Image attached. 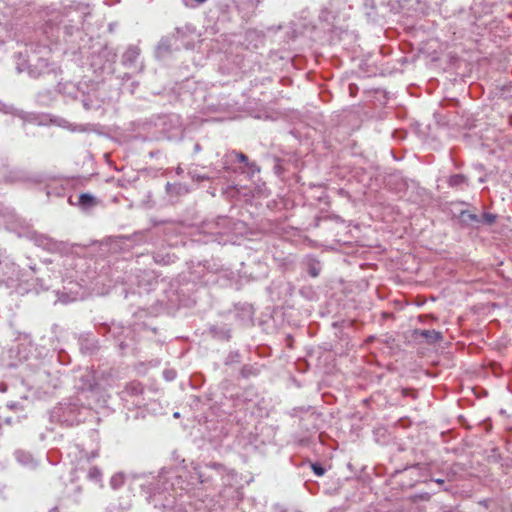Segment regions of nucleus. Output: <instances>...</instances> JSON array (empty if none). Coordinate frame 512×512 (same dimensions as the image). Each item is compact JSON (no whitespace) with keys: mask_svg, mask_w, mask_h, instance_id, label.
Instances as JSON below:
<instances>
[{"mask_svg":"<svg viewBox=\"0 0 512 512\" xmlns=\"http://www.w3.org/2000/svg\"><path fill=\"white\" fill-rule=\"evenodd\" d=\"M177 257L166 250H159L153 253V260L158 265H170L176 261Z\"/></svg>","mask_w":512,"mask_h":512,"instance_id":"7c9ffc66","label":"nucleus"},{"mask_svg":"<svg viewBox=\"0 0 512 512\" xmlns=\"http://www.w3.org/2000/svg\"><path fill=\"white\" fill-rule=\"evenodd\" d=\"M166 192L171 196H178L187 192L186 186L181 183H166Z\"/></svg>","mask_w":512,"mask_h":512,"instance_id":"4c0bfd02","label":"nucleus"},{"mask_svg":"<svg viewBox=\"0 0 512 512\" xmlns=\"http://www.w3.org/2000/svg\"><path fill=\"white\" fill-rule=\"evenodd\" d=\"M54 100V93L51 89H43L35 95V101L41 106H49Z\"/></svg>","mask_w":512,"mask_h":512,"instance_id":"72a5a7b5","label":"nucleus"},{"mask_svg":"<svg viewBox=\"0 0 512 512\" xmlns=\"http://www.w3.org/2000/svg\"><path fill=\"white\" fill-rule=\"evenodd\" d=\"M293 26H294L293 27V38H296L299 35H303V36H307L315 41L320 39L319 28L310 22L309 23L303 22L300 24L294 23Z\"/></svg>","mask_w":512,"mask_h":512,"instance_id":"4be33fe9","label":"nucleus"},{"mask_svg":"<svg viewBox=\"0 0 512 512\" xmlns=\"http://www.w3.org/2000/svg\"><path fill=\"white\" fill-rule=\"evenodd\" d=\"M361 7L365 13V15L374 20L377 15V1L376 0H360Z\"/></svg>","mask_w":512,"mask_h":512,"instance_id":"f704fd0d","label":"nucleus"},{"mask_svg":"<svg viewBox=\"0 0 512 512\" xmlns=\"http://www.w3.org/2000/svg\"><path fill=\"white\" fill-rule=\"evenodd\" d=\"M159 153H160L159 151H150V152H149V156H150L151 158H154V157H156Z\"/></svg>","mask_w":512,"mask_h":512,"instance_id":"338daca9","label":"nucleus"},{"mask_svg":"<svg viewBox=\"0 0 512 512\" xmlns=\"http://www.w3.org/2000/svg\"><path fill=\"white\" fill-rule=\"evenodd\" d=\"M6 389H7L6 384H5V383H3V382H1V383H0V391H1V392H5V391H6Z\"/></svg>","mask_w":512,"mask_h":512,"instance_id":"774afa93","label":"nucleus"},{"mask_svg":"<svg viewBox=\"0 0 512 512\" xmlns=\"http://www.w3.org/2000/svg\"><path fill=\"white\" fill-rule=\"evenodd\" d=\"M14 456L17 462L24 467L33 469L37 466V461L34 459L32 454L27 451L16 450Z\"/></svg>","mask_w":512,"mask_h":512,"instance_id":"c85d7f7f","label":"nucleus"},{"mask_svg":"<svg viewBox=\"0 0 512 512\" xmlns=\"http://www.w3.org/2000/svg\"><path fill=\"white\" fill-rule=\"evenodd\" d=\"M36 273V264L29 263L28 270L22 268L11 257H5L0 261V275L7 281L28 282L33 274Z\"/></svg>","mask_w":512,"mask_h":512,"instance_id":"f8f14e48","label":"nucleus"},{"mask_svg":"<svg viewBox=\"0 0 512 512\" xmlns=\"http://www.w3.org/2000/svg\"><path fill=\"white\" fill-rule=\"evenodd\" d=\"M140 56V49L135 45H129L123 53L121 63L126 68H133L137 66V61Z\"/></svg>","mask_w":512,"mask_h":512,"instance_id":"393cba45","label":"nucleus"},{"mask_svg":"<svg viewBox=\"0 0 512 512\" xmlns=\"http://www.w3.org/2000/svg\"><path fill=\"white\" fill-rule=\"evenodd\" d=\"M311 407H295L291 410L290 415L292 417L300 418V429L302 432L308 434H316L319 430L317 425V416L314 413H309Z\"/></svg>","mask_w":512,"mask_h":512,"instance_id":"2eb2a0df","label":"nucleus"},{"mask_svg":"<svg viewBox=\"0 0 512 512\" xmlns=\"http://www.w3.org/2000/svg\"><path fill=\"white\" fill-rule=\"evenodd\" d=\"M236 225L237 223L233 219L227 216H219L215 220L206 221L202 229L204 233L210 235V239L207 242L211 241L225 245L233 242L231 233Z\"/></svg>","mask_w":512,"mask_h":512,"instance_id":"9d476101","label":"nucleus"},{"mask_svg":"<svg viewBox=\"0 0 512 512\" xmlns=\"http://www.w3.org/2000/svg\"><path fill=\"white\" fill-rule=\"evenodd\" d=\"M431 481L443 486L444 483H445V480L444 479H441V478H437V479H432Z\"/></svg>","mask_w":512,"mask_h":512,"instance_id":"69168bd1","label":"nucleus"},{"mask_svg":"<svg viewBox=\"0 0 512 512\" xmlns=\"http://www.w3.org/2000/svg\"><path fill=\"white\" fill-rule=\"evenodd\" d=\"M19 116L25 121L34 122L38 125L45 124L46 118L48 117V115L28 114L25 112H22L21 114H19Z\"/></svg>","mask_w":512,"mask_h":512,"instance_id":"58836bf2","label":"nucleus"},{"mask_svg":"<svg viewBox=\"0 0 512 512\" xmlns=\"http://www.w3.org/2000/svg\"><path fill=\"white\" fill-rule=\"evenodd\" d=\"M37 33L38 30L30 27V33L26 36L21 35L22 41L15 40L17 43L25 44L24 50L15 54L16 70L18 73L27 72L32 79L50 78L55 82L61 75L62 70L56 63L48 62L47 59L40 56L42 52L48 49V44L35 43L32 36Z\"/></svg>","mask_w":512,"mask_h":512,"instance_id":"7ed1b4c3","label":"nucleus"},{"mask_svg":"<svg viewBox=\"0 0 512 512\" xmlns=\"http://www.w3.org/2000/svg\"><path fill=\"white\" fill-rule=\"evenodd\" d=\"M78 100L81 101L83 108L85 110H92V109L99 108L98 102L96 100H94V98L92 97V95L90 93H86L84 89L81 92L80 98Z\"/></svg>","mask_w":512,"mask_h":512,"instance_id":"c9c22d12","label":"nucleus"},{"mask_svg":"<svg viewBox=\"0 0 512 512\" xmlns=\"http://www.w3.org/2000/svg\"><path fill=\"white\" fill-rule=\"evenodd\" d=\"M415 2H416V3L418 4V6H419V8H416V9H415V11H419V12H421V13H425L426 8H427L426 4H424V3H420V2H418L417 0H416Z\"/></svg>","mask_w":512,"mask_h":512,"instance_id":"13d9d810","label":"nucleus"},{"mask_svg":"<svg viewBox=\"0 0 512 512\" xmlns=\"http://www.w3.org/2000/svg\"><path fill=\"white\" fill-rule=\"evenodd\" d=\"M95 327L99 334L111 338L117 343L118 349L122 355H125L129 352L134 353V329H132L130 326L125 327L122 324L115 322H112L111 324L101 322L95 323Z\"/></svg>","mask_w":512,"mask_h":512,"instance_id":"6e6552de","label":"nucleus"},{"mask_svg":"<svg viewBox=\"0 0 512 512\" xmlns=\"http://www.w3.org/2000/svg\"><path fill=\"white\" fill-rule=\"evenodd\" d=\"M50 358H56V360L61 365H67L70 363V356L67 352L60 350L58 352H53V354L50 356Z\"/></svg>","mask_w":512,"mask_h":512,"instance_id":"a19ab883","label":"nucleus"},{"mask_svg":"<svg viewBox=\"0 0 512 512\" xmlns=\"http://www.w3.org/2000/svg\"><path fill=\"white\" fill-rule=\"evenodd\" d=\"M303 265L309 276L316 278L320 275L322 264L315 256L308 255L305 258Z\"/></svg>","mask_w":512,"mask_h":512,"instance_id":"a878e982","label":"nucleus"},{"mask_svg":"<svg viewBox=\"0 0 512 512\" xmlns=\"http://www.w3.org/2000/svg\"><path fill=\"white\" fill-rule=\"evenodd\" d=\"M406 136V133L404 131H394L393 137H399L400 139H404Z\"/></svg>","mask_w":512,"mask_h":512,"instance_id":"bf43d9fd","label":"nucleus"},{"mask_svg":"<svg viewBox=\"0 0 512 512\" xmlns=\"http://www.w3.org/2000/svg\"><path fill=\"white\" fill-rule=\"evenodd\" d=\"M54 123L60 127L67 128L71 131H84V129H82V128L77 129L76 127H73L71 123H69L67 120H65L63 118L54 119Z\"/></svg>","mask_w":512,"mask_h":512,"instance_id":"a18cd8bd","label":"nucleus"},{"mask_svg":"<svg viewBox=\"0 0 512 512\" xmlns=\"http://www.w3.org/2000/svg\"><path fill=\"white\" fill-rule=\"evenodd\" d=\"M18 406H19L18 402H9V403H7V407L10 408V409H17Z\"/></svg>","mask_w":512,"mask_h":512,"instance_id":"680f3d73","label":"nucleus"},{"mask_svg":"<svg viewBox=\"0 0 512 512\" xmlns=\"http://www.w3.org/2000/svg\"><path fill=\"white\" fill-rule=\"evenodd\" d=\"M208 333L218 341H229L231 338V328L227 324H215L208 327Z\"/></svg>","mask_w":512,"mask_h":512,"instance_id":"b1692460","label":"nucleus"},{"mask_svg":"<svg viewBox=\"0 0 512 512\" xmlns=\"http://www.w3.org/2000/svg\"><path fill=\"white\" fill-rule=\"evenodd\" d=\"M311 469L316 476H323L326 472L325 468L321 463L315 462L311 464Z\"/></svg>","mask_w":512,"mask_h":512,"instance_id":"49530a36","label":"nucleus"},{"mask_svg":"<svg viewBox=\"0 0 512 512\" xmlns=\"http://www.w3.org/2000/svg\"><path fill=\"white\" fill-rule=\"evenodd\" d=\"M36 281V286H35V289H36V292L39 293L40 291H46L49 289V287L51 286L50 283H48L44 278L42 277H37L35 279Z\"/></svg>","mask_w":512,"mask_h":512,"instance_id":"c03bdc74","label":"nucleus"},{"mask_svg":"<svg viewBox=\"0 0 512 512\" xmlns=\"http://www.w3.org/2000/svg\"><path fill=\"white\" fill-rule=\"evenodd\" d=\"M236 161L244 163L245 166H247V164L249 163V159H248V157L244 153L237 152V151L233 150V151L228 152L224 156L223 168L224 169H229V164L232 163V162H236Z\"/></svg>","mask_w":512,"mask_h":512,"instance_id":"c756f323","label":"nucleus"},{"mask_svg":"<svg viewBox=\"0 0 512 512\" xmlns=\"http://www.w3.org/2000/svg\"><path fill=\"white\" fill-rule=\"evenodd\" d=\"M88 43L81 42L73 50H66L65 53L71 52L74 56L79 55L77 60L86 58V62H83L82 66H86L87 70L95 74L97 78L112 74L117 57L113 49L99 42L87 46Z\"/></svg>","mask_w":512,"mask_h":512,"instance_id":"20e7f679","label":"nucleus"},{"mask_svg":"<svg viewBox=\"0 0 512 512\" xmlns=\"http://www.w3.org/2000/svg\"><path fill=\"white\" fill-rule=\"evenodd\" d=\"M130 506L129 503H126L123 506L117 507L115 504H110L107 508V512H123Z\"/></svg>","mask_w":512,"mask_h":512,"instance_id":"3c124183","label":"nucleus"},{"mask_svg":"<svg viewBox=\"0 0 512 512\" xmlns=\"http://www.w3.org/2000/svg\"><path fill=\"white\" fill-rule=\"evenodd\" d=\"M236 473L217 462L191 463L153 472L116 473L110 486L116 490L128 482L160 512H245L239 508L242 488L234 486Z\"/></svg>","mask_w":512,"mask_h":512,"instance_id":"f257e3e1","label":"nucleus"},{"mask_svg":"<svg viewBox=\"0 0 512 512\" xmlns=\"http://www.w3.org/2000/svg\"><path fill=\"white\" fill-rule=\"evenodd\" d=\"M248 168L249 173L252 175L260 172V167L255 162H250L246 166Z\"/></svg>","mask_w":512,"mask_h":512,"instance_id":"864d4df0","label":"nucleus"},{"mask_svg":"<svg viewBox=\"0 0 512 512\" xmlns=\"http://www.w3.org/2000/svg\"><path fill=\"white\" fill-rule=\"evenodd\" d=\"M421 500L423 501H428L431 497V495L429 493H422L418 496Z\"/></svg>","mask_w":512,"mask_h":512,"instance_id":"052dcab7","label":"nucleus"},{"mask_svg":"<svg viewBox=\"0 0 512 512\" xmlns=\"http://www.w3.org/2000/svg\"><path fill=\"white\" fill-rule=\"evenodd\" d=\"M120 0H104V4L108 5V6H112V5H115L117 3H119Z\"/></svg>","mask_w":512,"mask_h":512,"instance_id":"e2e57ef3","label":"nucleus"},{"mask_svg":"<svg viewBox=\"0 0 512 512\" xmlns=\"http://www.w3.org/2000/svg\"><path fill=\"white\" fill-rule=\"evenodd\" d=\"M62 258L61 265L64 269V275L71 281H85L84 275L86 274L87 260L73 250V246L69 244L67 252L59 253Z\"/></svg>","mask_w":512,"mask_h":512,"instance_id":"9b49d317","label":"nucleus"},{"mask_svg":"<svg viewBox=\"0 0 512 512\" xmlns=\"http://www.w3.org/2000/svg\"><path fill=\"white\" fill-rule=\"evenodd\" d=\"M241 312L243 314V318H242L243 320L244 319L250 320L253 316L252 307L249 304H243L241 307Z\"/></svg>","mask_w":512,"mask_h":512,"instance_id":"de8ad7c7","label":"nucleus"},{"mask_svg":"<svg viewBox=\"0 0 512 512\" xmlns=\"http://www.w3.org/2000/svg\"><path fill=\"white\" fill-rule=\"evenodd\" d=\"M27 239L31 240L37 247L50 253H62L69 250V243L55 240L49 235L38 233L33 229L28 232Z\"/></svg>","mask_w":512,"mask_h":512,"instance_id":"ddd939ff","label":"nucleus"},{"mask_svg":"<svg viewBox=\"0 0 512 512\" xmlns=\"http://www.w3.org/2000/svg\"><path fill=\"white\" fill-rule=\"evenodd\" d=\"M144 394V388L140 382H130L121 391V399L128 402L137 408H141L146 405Z\"/></svg>","mask_w":512,"mask_h":512,"instance_id":"f3484780","label":"nucleus"},{"mask_svg":"<svg viewBox=\"0 0 512 512\" xmlns=\"http://www.w3.org/2000/svg\"><path fill=\"white\" fill-rule=\"evenodd\" d=\"M413 0H399V6L401 9L410 10L413 8Z\"/></svg>","mask_w":512,"mask_h":512,"instance_id":"5fc2aeb1","label":"nucleus"},{"mask_svg":"<svg viewBox=\"0 0 512 512\" xmlns=\"http://www.w3.org/2000/svg\"><path fill=\"white\" fill-rule=\"evenodd\" d=\"M4 223L7 230L17 234L19 237L27 238L31 231V225L12 209H5Z\"/></svg>","mask_w":512,"mask_h":512,"instance_id":"4468645a","label":"nucleus"},{"mask_svg":"<svg viewBox=\"0 0 512 512\" xmlns=\"http://www.w3.org/2000/svg\"><path fill=\"white\" fill-rule=\"evenodd\" d=\"M263 368L264 365L257 362L245 364L240 370V377L243 379L255 378L260 375Z\"/></svg>","mask_w":512,"mask_h":512,"instance_id":"cd10ccee","label":"nucleus"},{"mask_svg":"<svg viewBox=\"0 0 512 512\" xmlns=\"http://www.w3.org/2000/svg\"><path fill=\"white\" fill-rule=\"evenodd\" d=\"M177 376V373L174 369H165L163 371V377L167 381H173Z\"/></svg>","mask_w":512,"mask_h":512,"instance_id":"603ef678","label":"nucleus"},{"mask_svg":"<svg viewBox=\"0 0 512 512\" xmlns=\"http://www.w3.org/2000/svg\"><path fill=\"white\" fill-rule=\"evenodd\" d=\"M76 449L79 450V453L81 454V458H86L87 462L90 461V459L98 457V450H94L91 452L90 455H88L87 452H85L83 449H80V447L77 445Z\"/></svg>","mask_w":512,"mask_h":512,"instance_id":"09e8293b","label":"nucleus"},{"mask_svg":"<svg viewBox=\"0 0 512 512\" xmlns=\"http://www.w3.org/2000/svg\"><path fill=\"white\" fill-rule=\"evenodd\" d=\"M193 31L194 28L187 25L185 27L176 28L170 35L163 36L155 48V57L160 60H165L170 57L174 51H178L181 48H192L187 38Z\"/></svg>","mask_w":512,"mask_h":512,"instance_id":"1a4fd4ad","label":"nucleus"},{"mask_svg":"<svg viewBox=\"0 0 512 512\" xmlns=\"http://www.w3.org/2000/svg\"><path fill=\"white\" fill-rule=\"evenodd\" d=\"M86 478L102 487V472L97 466H90L86 472Z\"/></svg>","mask_w":512,"mask_h":512,"instance_id":"e433bc0d","label":"nucleus"},{"mask_svg":"<svg viewBox=\"0 0 512 512\" xmlns=\"http://www.w3.org/2000/svg\"><path fill=\"white\" fill-rule=\"evenodd\" d=\"M13 180H14V181H24V180H26V178L24 177V175H20V174L18 175V174H17V175H15V176L13 177Z\"/></svg>","mask_w":512,"mask_h":512,"instance_id":"0e129e2a","label":"nucleus"},{"mask_svg":"<svg viewBox=\"0 0 512 512\" xmlns=\"http://www.w3.org/2000/svg\"><path fill=\"white\" fill-rule=\"evenodd\" d=\"M26 363L22 367L23 383L31 388L48 389L58 386V377L48 368V361L31 355L25 357Z\"/></svg>","mask_w":512,"mask_h":512,"instance_id":"423d86ee","label":"nucleus"},{"mask_svg":"<svg viewBox=\"0 0 512 512\" xmlns=\"http://www.w3.org/2000/svg\"><path fill=\"white\" fill-rule=\"evenodd\" d=\"M192 178H193L194 180H197V181H204V180L209 179V177H208V176H206V175H200V174H196V173H194V174L192 175Z\"/></svg>","mask_w":512,"mask_h":512,"instance_id":"4d7b16f0","label":"nucleus"},{"mask_svg":"<svg viewBox=\"0 0 512 512\" xmlns=\"http://www.w3.org/2000/svg\"><path fill=\"white\" fill-rule=\"evenodd\" d=\"M241 361V355L238 350L230 351L225 358L224 364L226 366H231L234 364H238Z\"/></svg>","mask_w":512,"mask_h":512,"instance_id":"ea45409f","label":"nucleus"},{"mask_svg":"<svg viewBox=\"0 0 512 512\" xmlns=\"http://www.w3.org/2000/svg\"><path fill=\"white\" fill-rule=\"evenodd\" d=\"M147 136H137L142 141L176 140L182 135V123L177 114L154 115L143 123Z\"/></svg>","mask_w":512,"mask_h":512,"instance_id":"39448f33","label":"nucleus"},{"mask_svg":"<svg viewBox=\"0 0 512 512\" xmlns=\"http://www.w3.org/2000/svg\"><path fill=\"white\" fill-rule=\"evenodd\" d=\"M458 220L461 226L464 227H479V215L470 212L469 210H461L458 215Z\"/></svg>","mask_w":512,"mask_h":512,"instance_id":"bb28decb","label":"nucleus"},{"mask_svg":"<svg viewBox=\"0 0 512 512\" xmlns=\"http://www.w3.org/2000/svg\"><path fill=\"white\" fill-rule=\"evenodd\" d=\"M294 443L301 448L314 449L317 443L323 444V433L318 435L316 434H307L302 435L301 433H296L293 435Z\"/></svg>","mask_w":512,"mask_h":512,"instance_id":"aec40b11","label":"nucleus"},{"mask_svg":"<svg viewBox=\"0 0 512 512\" xmlns=\"http://www.w3.org/2000/svg\"><path fill=\"white\" fill-rule=\"evenodd\" d=\"M299 294L306 300H314L316 298V292L311 286H303L299 289Z\"/></svg>","mask_w":512,"mask_h":512,"instance_id":"37998d69","label":"nucleus"},{"mask_svg":"<svg viewBox=\"0 0 512 512\" xmlns=\"http://www.w3.org/2000/svg\"><path fill=\"white\" fill-rule=\"evenodd\" d=\"M78 345L80 352L84 355H94L96 354L99 349V341L97 338H95L91 333L85 332L81 333L78 337Z\"/></svg>","mask_w":512,"mask_h":512,"instance_id":"6ab92c4d","label":"nucleus"},{"mask_svg":"<svg viewBox=\"0 0 512 512\" xmlns=\"http://www.w3.org/2000/svg\"><path fill=\"white\" fill-rule=\"evenodd\" d=\"M447 183L451 188L464 190L469 186V179L464 174H453L448 178Z\"/></svg>","mask_w":512,"mask_h":512,"instance_id":"473e14b6","label":"nucleus"},{"mask_svg":"<svg viewBox=\"0 0 512 512\" xmlns=\"http://www.w3.org/2000/svg\"><path fill=\"white\" fill-rule=\"evenodd\" d=\"M98 204L96 197L90 193H81L77 205L84 211L91 210Z\"/></svg>","mask_w":512,"mask_h":512,"instance_id":"2f4dec72","label":"nucleus"},{"mask_svg":"<svg viewBox=\"0 0 512 512\" xmlns=\"http://www.w3.org/2000/svg\"><path fill=\"white\" fill-rule=\"evenodd\" d=\"M358 92V86L356 84H349V93L351 96L355 97Z\"/></svg>","mask_w":512,"mask_h":512,"instance_id":"6e6d98bb","label":"nucleus"},{"mask_svg":"<svg viewBox=\"0 0 512 512\" xmlns=\"http://www.w3.org/2000/svg\"><path fill=\"white\" fill-rule=\"evenodd\" d=\"M81 473H85L83 467L75 468L71 472L70 482L65 485L63 490L64 497L76 504L80 503L82 499L83 487L82 484L79 483Z\"/></svg>","mask_w":512,"mask_h":512,"instance_id":"dca6fc26","label":"nucleus"},{"mask_svg":"<svg viewBox=\"0 0 512 512\" xmlns=\"http://www.w3.org/2000/svg\"><path fill=\"white\" fill-rule=\"evenodd\" d=\"M414 340L424 339L428 345H434L443 340V334L440 331L434 329H414L412 332Z\"/></svg>","mask_w":512,"mask_h":512,"instance_id":"412c9836","label":"nucleus"},{"mask_svg":"<svg viewBox=\"0 0 512 512\" xmlns=\"http://www.w3.org/2000/svg\"><path fill=\"white\" fill-rule=\"evenodd\" d=\"M46 194H47V196L55 195V196L61 197V196H63V188L62 187H47Z\"/></svg>","mask_w":512,"mask_h":512,"instance_id":"8fccbe9b","label":"nucleus"},{"mask_svg":"<svg viewBox=\"0 0 512 512\" xmlns=\"http://www.w3.org/2000/svg\"><path fill=\"white\" fill-rule=\"evenodd\" d=\"M91 11L89 4L79 1L59 10L53 5H37L35 0H0V44L22 41V34L26 36L30 27L40 25L39 31L47 40L57 42L62 37L67 50H73L81 42H92L86 32Z\"/></svg>","mask_w":512,"mask_h":512,"instance_id":"f03ea898","label":"nucleus"},{"mask_svg":"<svg viewBox=\"0 0 512 512\" xmlns=\"http://www.w3.org/2000/svg\"><path fill=\"white\" fill-rule=\"evenodd\" d=\"M151 231H137L131 235H119L115 237V244L120 248H130L134 245L148 243L151 240Z\"/></svg>","mask_w":512,"mask_h":512,"instance_id":"a211bd4d","label":"nucleus"},{"mask_svg":"<svg viewBox=\"0 0 512 512\" xmlns=\"http://www.w3.org/2000/svg\"><path fill=\"white\" fill-rule=\"evenodd\" d=\"M497 215L489 212H485L479 215L480 225H492L496 222Z\"/></svg>","mask_w":512,"mask_h":512,"instance_id":"79ce46f5","label":"nucleus"},{"mask_svg":"<svg viewBox=\"0 0 512 512\" xmlns=\"http://www.w3.org/2000/svg\"><path fill=\"white\" fill-rule=\"evenodd\" d=\"M57 82V91L61 94L67 95L72 99L78 100L80 98V94L83 91V87L81 84H74L72 82Z\"/></svg>","mask_w":512,"mask_h":512,"instance_id":"5701e85b","label":"nucleus"},{"mask_svg":"<svg viewBox=\"0 0 512 512\" xmlns=\"http://www.w3.org/2000/svg\"><path fill=\"white\" fill-rule=\"evenodd\" d=\"M88 408L79 397H71L59 402L50 412L51 422L73 426L86 419Z\"/></svg>","mask_w":512,"mask_h":512,"instance_id":"0eeeda50","label":"nucleus"}]
</instances>
